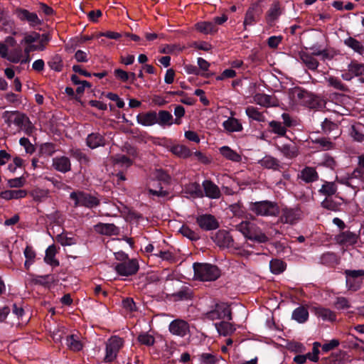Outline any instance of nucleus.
I'll use <instances>...</instances> for the list:
<instances>
[{"label":"nucleus","instance_id":"nucleus-14","mask_svg":"<svg viewBox=\"0 0 364 364\" xmlns=\"http://www.w3.org/2000/svg\"><path fill=\"white\" fill-rule=\"evenodd\" d=\"M168 331L172 335L183 338L190 333V326L185 320L176 318L169 323Z\"/></svg>","mask_w":364,"mask_h":364},{"label":"nucleus","instance_id":"nucleus-26","mask_svg":"<svg viewBox=\"0 0 364 364\" xmlns=\"http://www.w3.org/2000/svg\"><path fill=\"white\" fill-rule=\"evenodd\" d=\"M338 186L335 182L324 181L321 188L318 190V193L326 197L335 196L336 198H338V194H336Z\"/></svg>","mask_w":364,"mask_h":364},{"label":"nucleus","instance_id":"nucleus-11","mask_svg":"<svg viewBox=\"0 0 364 364\" xmlns=\"http://www.w3.org/2000/svg\"><path fill=\"white\" fill-rule=\"evenodd\" d=\"M263 12L260 1L252 3L246 11L243 25L252 26L259 21Z\"/></svg>","mask_w":364,"mask_h":364},{"label":"nucleus","instance_id":"nucleus-2","mask_svg":"<svg viewBox=\"0 0 364 364\" xmlns=\"http://www.w3.org/2000/svg\"><path fill=\"white\" fill-rule=\"evenodd\" d=\"M194 279L203 282H212L220 276V269L215 264L195 262L193 264Z\"/></svg>","mask_w":364,"mask_h":364},{"label":"nucleus","instance_id":"nucleus-33","mask_svg":"<svg viewBox=\"0 0 364 364\" xmlns=\"http://www.w3.org/2000/svg\"><path fill=\"white\" fill-rule=\"evenodd\" d=\"M57 253V249L55 245H51L46 250L44 261L46 264L52 267H58L60 264L59 261L55 258Z\"/></svg>","mask_w":364,"mask_h":364},{"label":"nucleus","instance_id":"nucleus-4","mask_svg":"<svg viewBox=\"0 0 364 364\" xmlns=\"http://www.w3.org/2000/svg\"><path fill=\"white\" fill-rule=\"evenodd\" d=\"M70 198L74 201V206H83L90 209L96 208L100 204V200L90 193L77 191L70 194Z\"/></svg>","mask_w":364,"mask_h":364},{"label":"nucleus","instance_id":"nucleus-45","mask_svg":"<svg viewBox=\"0 0 364 364\" xmlns=\"http://www.w3.org/2000/svg\"><path fill=\"white\" fill-rule=\"evenodd\" d=\"M287 267V264L282 259H272L269 262V268L272 273L279 274L282 273Z\"/></svg>","mask_w":364,"mask_h":364},{"label":"nucleus","instance_id":"nucleus-22","mask_svg":"<svg viewBox=\"0 0 364 364\" xmlns=\"http://www.w3.org/2000/svg\"><path fill=\"white\" fill-rule=\"evenodd\" d=\"M276 149L287 159L296 158L299 154V149L295 144H276Z\"/></svg>","mask_w":364,"mask_h":364},{"label":"nucleus","instance_id":"nucleus-41","mask_svg":"<svg viewBox=\"0 0 364 364\" xmlns=\"http://www.w3.org/2000/svg\"><path fill=\"white\" fill-rule=\"evenodd\" d=\"M269 131L279 136H286L287 128L285 126H283L281 122L272 120L269 122Z\"/></svg>","mask_w":364,"mask_h":364},{"label":"nucleus","instance_id":"nucleus-38","mask_svg":"<svg viewBox=\"0 0 364 364\" xmlns=\"http://www.w3.org/2000/svg\"><path fill=\"white\" fill-rule=\"evenodd\" d=\"M319 262L328 267H333L338 264L339 259L334 252H326L321 255Z\"/></svg>","mask_w":364,"mask_h":364},{"label":"nucleus","instance_id":"nucleus-16","mask_svg":"<svg viewBox=\"0 0 364 364\" xmlns=\"http://www.w3.org/2000/svg\"><path fill=\"white\" fill-rule=\"evenodd\" d=\"M359 235L350 230L342 231L336 236V242L341 245H354L357 243Z\"/></svg>","mask_w":364,"mask_h":364},{"label":"nucleus","instance_id":"nucleus-46","mask_svg":"<svg viewBox=\"0 0 364 364\" xmlns=\"http://www.w3.org/2000/svg\"><path fill=\"white\" fill-rule=\"evenodd\" d=\"M344 44L360 55L362 54L363 51L364 46L355 38H347L344 40Z\"/></svg>","mask_w":364,"mask_h":364},{"label":"nucleus","instance_id":"nucleus-58","mask_svg":"<svg viewBox=\"0 0 364 364\" xmlns=\"http://www.w3.org/2000/svg\"><path fill=\"white\" fill-rule=\"evenodd\" d=\"M320 165L326 168H328L331 170H334L337 166V163L333 157L328 154H326L323 156V160L320 163Z\"/></svg>","mask_w":364,"mask_h":364},{"label":"nucleus","instance_id":"nucleus-60","mask_svg":"<svg viewBox=\"0 0 364 364\" xmlns=\"http://www.w3.org/2000/svg\"><path fill=\"white\" fill-rule=\"evenodd\" d=\"M41 38L39 33L33 31L31 33H26L21 43L34 45L33 43L38 41Z\"/></svg>","mask_w":364,"mask_h":364},{"label":"nucleus","instance_id":"nucleus-25","mask_svg":"<svg viewBox=\"0 0 364 364\" xmlns=\"http://www.w3.org/2000/svg\"><path fill=\"white\" fill-rule=\"evenodd\" d=\"M299 177L307 183H313L318 179V173L314 167L306 166L299 175Z\"/></svg>","mask_w":364,"mask_h":364},{"label":"nucleus","instance_id":"nucleus-34","mask_svg":"<svg viewBox=\"0 0 364 364\" xmlns=\"http://www.w3.org/2000/svg\"><path fill=\"white\" fill-rule=\"evenodd\" d=\"M215 326L219 334L224 336L231 335L236 330L233 324L225 321L215 323Z\"/></svg>","mask_w":364,"mask_h":364},{"label":"nucleus","instance_id":"nucleus-1","mask_svg":"<svg viewBox=\"0 0 364 364\" xmlns=\"http://www.w3.org/2000/svg\"><path fill=\"white\" fill-rule=\"evenodd\" d=\"M170 112L160 109L159 112L149 110L141 112L136 115V122L144 127H151L158 124L160 127L166 129V124L170 120Z\"/></svg>","mask_w":364,"mask_h":364},{"label":"nucleus","instance_id":"nucleus-61","mask_svg":"<svg viewBox=\"0 0 364 364\" xmlns=\"http://www.w3.org/2000/svg\"><path fill=\"white\" fill-rule=\"evenodd\" d=\"M321 343L318 342H314L313 344V348L311 353H306L307 358L313 362H317L319 359L318 354L320 353L319 348Z\"/></svg>","mask_w":364,"mask_h":364},{"label":"nucleus","instance_id":"nucleus-48","mask_svg":"<svg viewBox=\"0 0 364 364\" xmlns=\"http://www.w3.org/2000/svg\"><path fill=\"white\" fill-rule=\"evenodd\" d=\"M15 116L14 118V124L20 128H23L24 124H28V125L31 126V122L29 118L26 116V114L21 113L18 111H14Z\"/></svg>","mask_w":364,"mask_h":364},{"label":"nucleus","instance_id":"nucleus-52","mask_svg":"<svg viewBox=\"0 0 364 364\" xmlns=\"http://www.w3.org/2000/svg\"><path fill=\"white\" fill-rule=\"evenodd\" d=\"M48 64L50 69L56 72H60L63 70V63L62 58L60 55H55L48 63Z\"/></svg>","mask_w":364,"mask_h":364},{"label":"nucleus","instance_id":"nucleus-64","mask_svg":"<svg viewBox=\"0 0 364 364\" xmlns=\"http://www.w3.org/2000/svg\"><path fill=\"white\" fill-rule=\"evenodd\" d=\"M257 102L265 107L272 105V96L267 94H258L255 96Z\"/></svg>","mask_w":364,"mask_h":364},{"label":"nucleus","instance_id":"nucleus-35","mask_svg":"<svg viewBox=\"0 0 364 364\" xmlns=\"http://www.w3.org/2000/svg\"><path fill=\"white\" fill-rule=\"evenodd\" d=\"M223 126L229 132H241L242 130V124L235 117H229L223 122Z\"/></svg>","mask_w":364,"mask_h":364},{"label":"nucleus","instance_id":"nucleus-23","mask_svg":"<svg viewBox=\"0 0 364 364\" xmlns=\"http://www.w3.org/2000/svg\"><path fill=\"white\" fill-rule=\"evenodd\" d=\"M53 166L61 173H67L71 169V164L67 156L55 157L53 159Z\"/></svg>","mask_w":364,"mask_h":364},{"label":"nucleus","instance_id":"nucleus-63","mask_svg":"<svg viewBox=\"0 0 364 364\" xmlns=\"http://www.w3.org/2000/svg\"><path fill=\"white\" fill-rule=\"evenodd\" d=\"M252 223L249 221H242L240 223L236 225V230L240 232L242 235L246 238L250 230L252 227Z\"/></svg>","mask_w":364,"mask_h":364},{"label":"nucleus","instance_id":"nucleus-31","mask_svg":"<svg viewBox=\"0 0 364 364\" xmlns=\"http://www.w3.org/2000/svg\"><path fill=\"white\" fill-rule=\"evenodd\" d=\"M312 143L315 144V146H312V148L321 151L331 150L334 147V144L330 140V139L326 137H318L314 140L312 139Z\"/></svg>","mask_w":364,"mask_h":364},{"label":"nucleus","instance_id":"nucleus-7","mask_svg":"<svg viewBox=\"0 0 364 364\" xmlns=\"http://www.w3.org/2000/svg\"><path fill=\"white\" fill-rule=\"evenodd\" d=\"M123 343L122 338L118 336H112L109 339L106 343L104 358L106 363H112L116 359L119 350L123 346Z\"/></svg>","mask_w":364,"mask_h":364},{"label":"nucleus","instance_id":"nucleus-56","mask_svg":"<svg viewBox=\"0 0 364 364\" xmlns=\"http://www.w3.org/2000/svg\"><path fill=\"white\" fill-rule=\"evenodd\" d=\"M56 241L62 246H70L76 244V239L73 237H68L66 235L61 233L56 236Z\"/></svg>","mask_w":364,"mask_h":364},{"label":"nucleus","instance_id":"nucleus-6","mask_svg":"<svg viewBox=\"0 0 364 364\" xmlns=\"http://www.w3.org/2000/svg\"><path fill=\"white\" fill-rule=\"evenodd\" d=\"M14 14L20 21L27 23L31 28H36L43 23V21L36 12H31L21 7H16Z\"/></svg>","mask_w":364,"mask_h":364},{"label":"nucleus","instance_id":"nucleus-44","mask_svg":"<svg viewBox=\"0 0 364 364\" xmlns=\"http://www.w3.org/2000/svg\"><path fill=\"white\" fill-rule=\"evenodd\" d=\"M245 112L248 117L252 120L264 122L266 119L264 115L259 111V109L253 106H248Z\"/></svg>","mask_w":364,"mask_h":364},{"label":"nucleus","instance_id":"nucleus-24","mask_svg":"<svg viewBox=\"0 0 364 364\" xmlns=\"http://www.w3.org/2000/svg\"><path fill=\"white\" fill-rule=\"evenodd\" d=\"M196 30L205 35H213L218 31V26L212 21H200L195 25Z\"/></svg>","mask_w":364,"mask_h":364},{"label":"nucleus","instance_id":"nucleus-36","mask_svg":"<svg viewBox=\"0 0 364 364\" xmlns=\"http://www.w3.org/2000/svg\"><path fill=\"white\" fill-rule=\"evenodd\" d=\"M220 153L226 159L234 162H240L242 160L241 156L228 146H222Z\"/></svg>","mask_w":364,"mask_h":364},{"label":"nucleus","instance_id":"nucleus-50","mask_svg":"<svg viewBox=\"0 0 364 364\" xmlns=\"http://www.w3.org/2000/svg\"><path fill=\"white\" fill-rule=\"evenodd\" d=\"M321 207L331 211H337L339 209L341 203L334 200L332 197H326L321 203Z\"/></svg>","mask_w":364,"mask_h":364},{"label":"nucleus","instance_id":"nucleus-18","mask_svg":"<svg viewBox=\"0 0 364 364\" xmlns=\"http://www.w3.org/2000/svg\"><path fill=\"white\" fill-rule=\"evenodd\" d=\"M246 239L257 243H266L269 240L262 230L255 224L252 225Z\"/></svg>","mask_w":364,"mask_h":364},{"label":"nucleus","instance_id":"nucleus-13","mask_svg":"<svg viewBox=\"0 0 364 364\" xmlns=\"http://www.w3.org/2000/svg\"><path fill=\"white\" fill-rule=\"evenodd\" d=\"M211 239L221 249H230L234 245L232 237L226 230H219L215 235L211 236Z\"/></svg>","mask_w":364,"mask_h":364},{"label":"nucleus","instance_id":"nucleus-19","mask_svg":"<svg viewBox=\"0 0 364 364\" xmlns=\"http://www.w3.org/2000/svg\"><path fill=\"white\" fill-rule=\"evenodd\" d=\"M203 193L211 199H218L221 197V192L219 187L210 180H205L202 183Z\"/></svg>","mask_w":364,"mask_h":364},{"label":"nucleus","instance_id":"nucleus-32","mask_svg":"<svg viewBox=\"0 0 364 364\" xmlns=\"http://www.w3.org/2000/svg\"><path fill=\"white\" fill-rule=\"evenodd\" d=\"M258 164L267 169L279 170L280 168L279 161L269 155H267L262 159L259 160Z\"/></svg>","mask_w":364,"mask_h":364},{"label":"nucleus","instance_id":"nucleus-9","mask_svg":"<svg viewBox=\"0 0 364 364\" xmlns=\"http://www.w3.org/2000/svg\"><path fill=\"white\" fill-rule=\"evenodd\" d=\"M139 269L136 259H129L115 264L114 270L120 276L129 277L137 273Z\"/></svg>","mask_w":364,"mask_h":364},{"label":"nucleus","instance_id":"nucleus-42","mask_svg":"<svg viewBox=\"0 0 364 364\" xmlns=\"http://www.w3.org/2000/svg\"><path fill=\"white\" fill-rule=\"evenodd\" d=\"M348 68L355 77L359 78V81L364 83V64L359 63L357 61H352L348 65Z\"/></svg>","mask_w":364,"mask_h":364},{"label":"nucleus","instance_id":"nucleus-21","mask_svg":"<svg viewBox=\"0 0 364 364\" xmlns=\"http://www.w3.org/2000/svg\"><path fill=\"white\" fill-rule=\"evenodd\" d=\"M105 136L99 132H92L87 135L86 138L87 146L92 149H96L105 145Z\"/></svg>","mask_w":364,"mask_h":364},{"label":"nucleus","instance_id":"nucleus-3","mask_svg":"<svg viewBox=\"0 0 364 364\" xmlns=\"http://www.w3.org/2000/svg\"><path fill=\"white\" fill-rule=\"evenodd\" d=\"M249 210L257 216L262 217H277L280 214L278 203L269 200L250 202Z\"/></svg>","mask_w":364,"mask_h":364},{"label":"nucleus","instance_id":"nucleus-49","mask_svg":"<svg viewBox=\"0 0 364 364\" xmlns=\"http://www.w3.org/2000/svg\"><path fill=\"white\" fill-rule=\"evenodd\" d=\"M179 232L183 237L188 238L191 241H197L200 239V235L198 233L185 225H182V227L180 228Z\"/></svg>","mask_w":364,"mask_h":364},{"label":"nucleus","instance_id":"nucleus-20","mask_svg":"<svg viewBox=\"0 0 364 364\" xmlns=\"http://www.w3.org/2000/svg\"><path fill=\"white\" fill-rule=\"evenodd\" d=\"M311 311L323 321H333L336 318V314L333 311L321 306H312Z\"/></svg>","mask_w":364,"mask_h":364},{"label":"nucleus","instance_id":"nucleus-29","mask_svg":"<svg viewBox=\"0 0 364 364\" xmlns=\"http://www.w3.org/2000/svg\"><path fill=\"white\" fill-rule=\"evenodd\" d=\"M185 113V108L182 105H175L174 115L176 116V118L174 119L172 114L170 112L171 119L168 122L167 124H166V127H170L173 124L180 125L182 123L181 118L184 117Z\"/></svg>","mask_w":364,"mask_h":364},{"label":"nucleus","instance_id":"nucleus-27","mask_svg":"<svg viewBox=\"0 0 364 364\" xmlns=\"http://www.w3.org/2000/svg\"><path fill=\"white\" fill-rule=\"evenodd\" d=\"M282 14L281 7L279 1L273 3L266 14L267 23L272 24Z\"/></svg>","mask_w":364,"mask_h":364},{"label":"nucleus","instance_id":"nucleus-39","mask_svg":"<svg viewBox=\"0 0 364 364\" xmlns=\"http://www.w3.org/2000/svg\"><path fill=\"white\" fill-rule=\"evenodd\" d=\"M193 294V290L190 287L183 286L178 291L172 294V297L175 301H184L191 299Z\"/></svg>","mask_w":364,"mask_h":364},{"label":"nucleus","instance_id":"nucleus-37","mask_svg":"<svg viewBox=\"0 0 364 364\" xmlns=\"http://www.w3.org/2000/svg\"><path fill=\"white\" fill-rule=\"evenodd\" d=\"M350 135L358 142L364 141V125L361 123L353 124L350 128Z\"/></svg>","mask_w":364,"mask_h":364},{"label":"nucleus","instance_id":"nucleus-30","mask_svg":"<svg viewBox=\"0 0 364 364\" xmlns=\"http://www.w3.org/2000/svg\"><path fill=\"white\" fill-rule=\"evenodd\" d=\"M309 316L307 308L304 306H299L293 311L291 318L299 323H304L308 321Z\"/></svg>","mask_w":364,"mask_h":364},{"label":"nucleus","instance_id":"nucleus-12","mask_svg":"<svg viewBox=\"0 0 364 364\" xmlns=\"http://www.w3.org/2000/svg\"><path fill=\"white\" fill-rule=\"evenodd\" d=\"M196 224L204 231H212L217 230L220 227V223L217 218L211 214L205 213L199 215L196 218Z\"/></svg>","mask_w":364,"mask_h":364},{"label":"nucleus","instance_id":"nucleus-55","mask_svg":"<svg viewBox=\"0 0 364 364\" xmlns=\"http://www.w3.org/2000/svg\"><path fill=\"white\" fill-rule=\"evenodd\" d=\"M137 341L142 345L151 346L155 343V338L148 333H141L137 337Z\"/></svg>","mask_w":364,"mask_h":364},{"label":"nucleus","instance_id":"nucleus-15","mask_svg":"<svg viewBox=\"0 0 364 364\" xmlns=\"http://www.w3.org/2000/svg\"><path fill=\"white\" fill-rule=\"evenodd\" d=\"M292 95L299 103L309 107L314 106V95L307 90L301 87H295Z\"/></svg>","mask_w":364,"mask_h":364},{"label":"nucleus","instance_id":"nucleus-53","mask_svg":"<svg viewBox=\"0 0 364 364\" xmlns=\"http://www.w3.org/2000/svg\"><path fill=\"white\" fill-rule=\"evenodd\" d=\"M347 343L348 348L360 351H364V341L357 337L351 336L348 338Z\"/></svg>","mask_w":364,"mask_h":364},{"label":"nucleus","instance_id":"nucleus-51","mask_svg":"<svg viewBox=\"0 0 364 364\" xmlns=\"http://www.w3.org/2000/svg\"><path fill=\"white\" fill-rule=\"evenodd\" d=\"M187 192L194 198H203L204 196L200 185L197 182L191 183L187 188Z\"/></svg>","mask_w":364,"mask_h":364},{"label":"nucleus","instance_id":"nucleus-57","mask_svg":"<svg viewBox=\"0 0 364 364\" xmlns=\"http://www.w3.org/2000/svg\"><path fill=\"white\" fill-rule=\"evenodd\" d=\"M71 156L81 164H87L90 161L89 157L80 149H72Z\"/></svg>","mask_w":364,"mask_h":364},{"label":"nucleus","instance_id":"nucleus-62","mask_svg":"<svg viewBox=\"0 0 364 364\" xmlns=\"http://www.w3.org/2000/svg\"><path fill=\"white\" fill-rule=\"evenodd\" d=\"M55 152V145L53 143H44L41 145L40 153L42 155L51 156Z\"/></svg>","mask_w":364,"mask_h":364},{"label":"nucleus","instance_id":"nucleus-47","mask_svg":"<svg viewBox=\"0 0 364 364\" xmlns=\"http://www.w3.org/2000/svg\"><path fill=\"white\" fill-rule=\"evenodd\" d=\"M328 82V86L333 87L336 90H338L341 92H348L349 89L348 86L342 82V81L333 76H330L326 79Z\"/></svg>","mask_w":364,"mask_h":364},{"label":"nucleus","instance_id":"nucleus-5","mask_svg":"<svg viewBox=\"0 0 364 364\" xmlns=\"http://www.w3.org/2000/svg\"><path fill=\"white\" fill-rule=\"evenodd\" d=\"M205 316L210 321L227 319L231 321L232 319L230 306L225 302L216 303L212 309L205 313Z\"/></svg>","mask_w":364,"mask_h":364},{"label":"nucleus","instance_id":"nucleus-8","mask_svg":"<svg viewBox=\"0 0 364 364\" xmlns=\"http://www.w3.org/2000/svg\"><path fill=\"white\" fill-rule=\"evenodd\" d=\"M279 215V223L294 225L301 220L302 211L299 207H285L280 210Z\"/></svg>","mask_w":364,"mask_h":364},{"label":"nucleus","instance_id":"nucleus-40","mask_svg":"<svg viewBox=\"0 0 364 364\" xmlns=\"http://www.w3.org/2000/svg\"><path fill=\"white\" fill-rule=\"evenodd\" d=\"M66 345L73 351H80L82 349L83 345L79 340L78 336L72 334L66 336Z\"/></svg>","mask_w":364,"mask_h":364},{"label":"nucleus","instance_id":"nucleus-54","mask_svg":"<svg viewBox=\"0 0 364 364\" xmlns=\"http://www.w3.org/2000/svg\"><path fill=\"white\" fill-rule=\"evenodd\" d=\"M53 281L51 274L35 275L32 279V282L35 284H39L44 287L48 286Z\"/></svg>","mask_w":364,"mask_h":364},{"label":"nucleus","instance_id":"nucleus-28","mask_svg":"<svg viewBox=\"0 0 364 364\" xmlns=\"http://www.w3.org/2000/svg\"><path fill=\"white\" fill-rule=\"evenodd\" d=\"M299 55L300 60L309 70H316L318 68L319 63L312 55L304 51H301Z\"/></svg>","mask_w":364,"mask_h":364},{"label":"nucleus","instance_id":"nucleus-59","mask_svg":"<svg viewBox=\"0 0 364 364\" xmlns=\"http://www.w3.org/2000/svg\"><path fill=\"white\" fill-rule=\"evenodd\" d=\"M154 256L161 258L163 260L173 262L175 261L174 255L169 251H163L157 250L156 252L153 254Z\"/></svg>","mask_w":364,"mask_h":364},{"label":"nucleus","instance_id":"nucleus-10","mask_svg":"<svg viewBox=\"0 0 364 364\" xmlns=\"http://www.w3.org/2000/svg\"><path fill=\"white\" fill-rule=\"evenodd\" d=\"M344 273L346 277V282L348 289L354 291L358 290L361 287L362 277L364 276V270L346 269Z\"/></svg>","mask_w":364,"mask_h":364},{"label":"nucleus","instance_id":"nucleus-17","mask_svg":"<svg viewBox=\"0 0 364 364\" xmlns=\"http://www.w3.org/2000/svg\"><path fill=\"white\" fill-rule=\"evenodd\" d=\"M94 230L99 234L107 236H117L119 234V228L113 223H98Z\"/></svg>","mask_w":364,"mask_h":364},{"label":"nucleus","instance_id":"nucleus-43","mask_svg":"<svg viewBox=\"0 0 364 364\" xmlns=\"http://www.w3.org/2000/svg\"><path fill=\"white\" fill-rule=\"evenodd\" d=\"M171 151L174 155L183 159H187L192 155L190 149L185 145H174L171 148Z\"/></svg>","mask_w":364,"mask_h":364}]
</instances>
